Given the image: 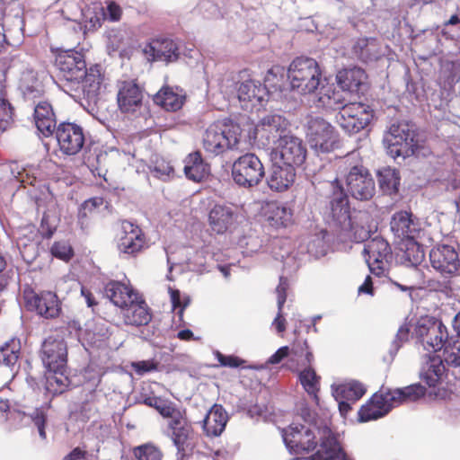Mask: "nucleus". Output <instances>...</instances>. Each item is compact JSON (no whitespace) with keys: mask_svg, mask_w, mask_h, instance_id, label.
Listing matches in <instances>:
<instances>
[{"mask_svg":"<svg viewBox=\"0 0 460 460\" xmlns=\"http://www.w3.org/2000/svg\"><path fill=\"white\" fill-rule=\"evenodd\" d=\"M426 394L420 384H413L402 388L381 387L358 411V420L367 422L388 414L391 410L405 402H416Z\"/></svg>","mask_w":460,"mask_h":460,"instance_id":"1","label":"nucleus"},{"mask_svg":"<svg viewBox=\"0 0 460 460\" xmlns=\"http://www.w3.org/2000/svg\"><path fill=\"white\" fill-rule=\"evenodd\" d=\"M168 419V436L176 447L177 460H195L193 452L198 445L199 434L188 419L186 410L178 408Z\"/></svg>","mask_w":460,"mask_h":460,"instance_id":"2","label":"nucleus"},{"mask_svg":"<svg viewBox=\"0 0 460 460\" xmlns=\"http://www.w3.org/2000/svg\"><path fill=\"white\" fill-rule=\"evenodd\" d=\"M288 78L290 86L302 95L315 93L323 81V72L318 62L308 57H297L288 66Z\"/></svg>","mask_w":460,"mask_h":460,"instance_id":"3","label":"nucleus"},{"mask_svg":"<svg viewBox=\"0 0 460 460\" xmlns=\"http://www.w3.org/2000/svg\"><path fill=\"white\" fill-rule=\"evenodd\" d=\"M302 416H307L310 421L306 424L292 423L283 429V439L289 449L295 455L308 454L316 449L318 445L317 436L321 433L322 427L313 420L309 409H302Z\"/></svg>","mask_w":460,"mask_h":460,"instance_id":"4","label":"nucleus"},{"mask_svg":"<svg viewBox=\"0 0 460 460\" xmlns=\"http://www.w3.org/2000/svg\"><path fill=\"white\" fill-rule=\"evenodd\" d=\"M241 128L236 124H212L203 136V148L214 155L233 149L239 144Z\"/></svg>","mask_w":460,"mask_h":460,"instance_id":"5","label":"nucleus"},{"mask_svg":"<svg viewBox=\"0 0 460 460\" xmlns=\"http://www.w3.org/2000/svg\"><path fill=\"white\" fill-rule=\"evenodd\" d=\"M115 243L119 252L126 257L136 258L149 248L148 239L143 229L127 219L119 222Z\"/></svg>","mask_w":460,"mask_h":460,"instance_id":"6","label":"nucleus"},{"mask_svg":"<svg viewBox=\"0 0 460 460\" xmlns=\"http://www.w3.org/2000/svg\"><path fill=\"white\" fill-rule=\"evenodd\" d=\"M231 175L239 187L250 189L260 184L265 176V169L258 155L246 153L234 161Z\"/></svg>","mask_w":460,"mask_h":460,"instance_id":"7","label":"nucleus"},{"mask_svg":"<svg viewBox=\"0 0 460 460\" xmlns=\"http://www.w3.org/2000/svg\"><path fill=\"white\" fill-rule=\"evenodd\" d=\"M306 137L311 147L320 153H331L340 146L339 132L321 117L307 121Z\"/></svg>","mask_w":460,"mask_h":460,"instance_id":"8","label":"nucleus"},{"mask_svg":"<svg viewBox=\"0 0 460 460\" xmlns=\"http://www.w3.org/2000/svg\"><path fill=\"white\" fill-rule=\"evenodd\" d=\"M333 192L330 201L329 225L337 232L347 234L351 237L354 226L351 221L349 203L343 188L339 184L337 178L332 182Z\"/></svg>","mask_w":460,"mask_h":460,"instance_id":"9","label":"nucleus"},{"mask_svg":"<svg viewBox=\"0 0 460 460\" xmlns=\"http://www.w3.org/2000/svg\"><path fill=\"white\" fill-rule=\"evenodd\" d=\"M350 157H345L340 167H349L346 176L348 191L351 196L359 200L370 199L376 191L374 179L368 170L362 164H353Z\"/></svg>","mask_w":460,"mask_h":460,"instance_id":"10","label":"nucleus"},{"mask_svg":"<svg viewBox=\"0 0 460 460\" xmlns=\"http://www.w3.org/2000/svg\"><path fill=\"white\" fill-rule=\"evenodd\" d=\"M414 334L429 352H437L445 349L448 341L447 327L434 317L420 318L415 325Z\"/></svg>","mask_w":460,"mask_h":460,"instance_id":"11","label":"nucleus"},{"mask_svg":"<svg viewBox=\"0 0 460 460\" xmlns=\"http://www.w3.org/2000/svg\"><path fill=\"white\" fill-rule=\"evenodd\" d=\"M374 118L373 109L363 102L342 105L336 115L338 125L349 134H356L367 128Z\"/></svg>","mask_w":460,"mask_h":460,"instance_id":"12","label":"nucleus"},{"mask_svg":"<svg viewBox=\"0 0 460 460\" xmlns=\"http://www.w3.org/2000/svg\"><path fill=\"white\" fill-rule=\"evenodd\" d=\"M387 153L393 158L410 157L419 154V145L414 141V132L406 123L392 124L387 136Z\"/></svg>","mask_w":460,"mask_h":460,"instance_id":"13","label":"nucleus"},{"mask_svg":"<svg viewBox=\"0 0 460 460\" xmlns=\"http://www.w3.org/2000/svg\"><path fill=\"white\" fill-rule=\"evenodd\" d=\"M307 149L303 140L292 135H284L272 149L270 158L294 168L300 167L305 162Z\"/></svg>","mask_w":460,"mask_h":460,"instance_id":"14","label":"nucleus"},{"mask_svg":"<svg viewBox=\"0 0 460 460\" xmlns=\"http://www.w3.org/2000/svg\"><path fill=\"white\" fill-rule=\"evenodd\" d=\"M85 57L81 51L75 49L58 50L55 56V66L64 80L72 84H79L85 75Z\"/></svg>","mask_w":460,"mask_h":460,"instance_id":"15","label":"nucleus"},{"mask_svg":"<svg viewBox=\"0 0 460 460\" xmlns=\"http://www.w3.org/2000/svg\"><path fill=\"white\" fill-rule=\"evenodd\" d=\"M117 103L124 114H135L143 106L144 87L137 80H124L117 84Z\"/></svg>","mask_w":460,"mask_h":460,"instance_id":"16","label":"nucleus"},{"mask_svg":"<svg viewBox=\"0 0 460 460\" xmlns=\"http://www.w3.org/2000/svg\"><path fill=\"white\" fill-rule=\"evenodd\" d=\"M364 252L367 255L366 261L370 271L377 277L383 276L392 258L388 242L382 237H375L365 244Z\"/></svg>","mask_w":460,"mask_h":460,"instance_id":"17","label":"nucleus"},{"mask_svg":"<svg viewBox=\"0 0 460 460\" xmlns=\"http://www.w3.org/2000/svg\"><path fill=\"white\" fill-rule=\"evenodd\" d=\"M40 357L49 372L65 370L67 361V347L63 339L48 337L41 347Z\"/></svg>","mask_w":460,"mask_h":460,"instance_id":"18","label":"nucleus"},{"mask_svg":"<svg viewBox=\"0 0 460 460\" xmlns=\"http://www.w3.org/2000/svg\"><path fill=\"white\" fill-rule=\"evenodd\" d=\"M56 137L60 150L68 155L79 153L84 144V133L81 126L71 123H60L56 128Z\"/></svg>","mask_w":460,"mask_h":460,"instance_id":"19","label":"nucleus"},{"mask_svg":"<svg viewBox=\"0 0 460 460\" xmlns=\"http://www.w3.org/2000/svg\"><path fill=\"white\" fill-rule=\"evenodd\" d=\"M431 266L444 276H452L460 268L459 255L456 248L448 244H438L430 250Z\"/></svg>","mask_w":460,"mask_h":460,"instance_id":"20","label":"nucleus"},{"mask_svg":"<svg viewBox=\"0 0 460 460\" xmlns=\"http://www.w3.org/2000/svg\"><path fill=\"white\" fill-rule=\"evenodd\" d=\"M143 52L150 62H164L166 65L176 62L180 58L178 45L171 39H154L148 42Z\"/></svg>","mask_w":460,"mask_h":460,"instance_id":"21","label":"nucleus"},{"mask_svg":"<svg viewBox=\"0 0 460 460\" xmlns=\"http://www.w3.org/2000/svg\"><path fill=\"white\" fill-rule=\"evenodd\" d=\"M27 305L34 308L36 312L47 318H56L61 312L60 302L56 293L42 291L36 293L33 290L25 292L24 295Z\"/></svg>","mask_w":460,"mask_h":460,"instance_id":"22","label":"nucleus"},{"mask_svg":"<svg viewBox=\"0 0 460 460\" xmlns=\"http://www.w3.org/2000/svg\"><path fill=\"white\" fill-rule=\"evenodd\" d=\"M288 126V121L285 117L279 114L266 115L255 127V138L264 139L262 144L270 145L283 137L282 134L287 130Z\"/></svg>","mask_w":460,"mask_h":460,"instance_id":"23","label":"nucleus"},{"mask_svg":"<svg viewBox=\"0 0 460 460\" xmlns=\"http://www.w3.org/2000/svg\"><path fill=\"white\" fill-rule=\"evenodd\" d=\"M123 321L126 325L145 326L152 320V312L142 294L134 297L130 304L121 308Z\"/></svg>","mask_w":460,"mask_h":460,"instance_id":"24","label":"nucleus"},{"mask_svg":"<svg viewBox=\"0 0 460 460\" xmlns=\"http://www.w3.org/2000/svg\"><path fill=\"white\" fill-rule=\"evenodd\" d=\"M296 177V168L271 159L270 172L267 180L271 190L283 192L289 190L295 183Z\"/></svg>","mask_w":460,"mask_h":460,"instance_id":"25","label":"nucleus"},{"mask_svg":"<svg viewBox=\"0 0 460 460\" xmlns=\"http://www.w3.org/2000/svg\"><path fill=\"white\" fill-rule=\"evenodd\" d=\"M268 94L267 87L254 79L244 80L237 87L238 99L245 108L261 105Z\"/></svg>","mask_w":460,"mask_h":460,"instance_id":"26","label":"nucleus"},{"mask_svg":"<svg viewBox=\"0 0 460 460\" xmlns=\"http://www.w3.org/2000/svg\"><path fill=\"white\" fill-rule=\"evenodd\" d=\"M236 220V214L227 205H214L208 215V222L212 232L224 234L230 231Z\"/></svg>","mask_w":460,"mask_h":460,"instance_id":"27","label":"nucleus"},{"mask_svg":"<svg viewBox=\"0 0 460 460\" xmlns=\"http://www.w3.org/2000/svg\"><path fill=\"white\" fill-rule=\"evenodd\" d=\"M319 440L320 444L317 450L312 455V460H335L342 454V448L337 438L334 437L331 429L323 426Z\"/></svg>","mask_w":460,"mask_h":460,"instance_id":"28","label":"nucleus"},{"mask_svg":"<svg viewBox=\"0 0 460 460\" xmlns=\"http://www.w3.org/2000/svg\"><path fill=\"white\" fill-rule=\"evenodd\" d=\"M104 293L111 302L121 309L126 307L127 304L140 295L130 283L111 280L104 287Z\"/></svg>","mask_w":460,"mask_h":460,"instance_id":"29","label":"nucleus"},{"mask_svg":"<svg viewBox=\"0 0 460 460\" xmlns=\"http://www.w3.org/2000/svg\"><path fill=\"white\" fill-rule=\"evenodd\" d=\"M228 416L222 405L214 404L202 421V429L207 437H218L226 429Z\"/></svg>","mask_w":460,"mask_h":460,"instance_id":"30","label":"nucleus"},{"mask_svg":"<svg viewBox=\"0 0 460 460\" xmlns=\"http://www.w3.org/2000/svg\"><path fill=\"white\" fill-rule=\"evenodd\" d=\"M391 229L402 241L416 238L420 231L418 223L412 218V214L407 211H399L393 216Z\"/></svg>","mask_w":460,"mask_h":460,"instance_id":"31","label":"nucleus"},{"mask_svg":"<svg viewBox=\"0 0 460 460\" xmlns=\"http://www.w3.org/2000/svg\"><path fill=\"white\" fill-rule=\"evenodd\" d=\"M34 121L38 130L45 137L51 136L56 128L57 119L52 105L40 102L34 108Z\"/></svg>","mask_w":460,"mask_h":460,"instance_id":"32","label":"nucleus"},{"mask_svg":"<svg viewBox=\"0 0 460 460\" xmlns=\"http://www.w3.org/2000/svg\"><path fill=\"white\" fill-rule=\"evenodd\" d=\"M209 164L204 161L199 151L189 154L184 159V173L189 180L200 182L209 175Z\"/></svg>","mask_w":460,"mask_h":460,"instance_id":"33","label":"nucleus"},{"mask_svg":"<svg viewBox=\"0 0 460 460\" xmlns=\"http://www.w3.org/2000/svg\"><path fill=\"white\" fill-rule=\"evenodd\" d=\"M304 367L305 368L298 372V381L310 398L318 405L322 377L311 366Z\"/></svg>","mask_w":460,"mask_h":460,"instance_id":"34","label":"nucleus"},{"mask_svg":"<svg viewBox=\"0 0 460 460\" xmlns=\"http://www.w3.org/2000/svg\"><path fill=\"white\" fill-rule=\"evenodd\" d=\"M291 358L288 360V367L292 371H297L296 360H300V365L311 366L314 360V354L305 340L296 339L290 348Z\"/></svg>","mask_w":460,"mask_h":460,"instance_id":"35","label":"nucleus"},{"mask_svg":"<svg viewBox=\"0 0 460 460\" xmlns=\"http://www.w3.org/2000/svg\"><path fill=\"white\" fill-rule=\"evenodd\" d=\"M367 79V74L360 67H352L339 71L337 81L341 87L349 92H358Z\"/></svg>","mask_w":460,"mask_h":460,"instance_id":"36","label":"nucleus"},{"mask_svg":"<svg viewBox=\"0 0 460 460\" xmlns=\"http://www.w3.org/2000/svg\"><path fill=\"white\" fill-rule=\"evenodd\" d=\"M185 101V95L176 93L170 86H164L154 96L155 104L163 107L168 111H176L180 110Z\"/></svg>","mask_w":460,"mask_h":460,"instance_id":"37","label":"nucleus"},{"mask_svg":"<svg viewBox=\"0 0 460 460\" xmlns=\"http://www.w3.org/2000/svg\"><path fill=\"white\" fill-rule=\"evenodd\" d=\"M315 105L317 108L337 110L342 104L341 95L333 84L321 82Z\"/></svg>","mask_w":460,"mask_h":460,"instance_id":"38","label":"nucleus"},{"mask_svg":"<svg viewBox=\"0 0 460 460\" xmlns=\"http://www.w3.org/2000/svg\"><path fill=\"white\" fill-rule=\"evenodd\" d=\"M445 370L440 357H430L422 369L421 378L429 387H435L441 381Z\"/></svg>","mask_w":460,"mask_h":460,"instance_id":"39","label":"nucleus"},{"mask_svg":"<svg viewBox=\"0 0 460 460\" xmlns=\"http://www.w3.org/2000/svg\"><path fill=\"white\" fill-rule=\"evenodd\" d=\"M378 183L384 194H396L400 186V172L395 168L384 167L377 173Z\"/></svg>","mask_w":460,"mask_h":460,"instance_id":"40","label":"nucleus"},{"mask_svg":"<svg viewBox=\"0 0 460 460\" xmlns=\"http://www.w3.org/2000/svg\"><path fill=\"white\" fill-rule=\"evenodd\" d=\"M20 88L24 95L31 98L40 97L44 92L37 72L31 68H27L22 73Z\"/></svg>","mask_w":460,"mask_h":460,"instance_id":"41","label":"nucleus"},{"mask_svg":"<svg viewBox=\"0 0 460 460\" xmlns=\"http://www.w3.org/2000/svg\"><path fill=\"white\" fill-rule=\"evenodd\" d=\"M268 221L270 225L276 227H287L293 222V212L291 208L271 203L268 205Z\"/></svg>","mask_w":460,"mask_h":460,"instance_id":"42","label":"nucleus"},{"mask_svg":"<svg viewBox=\"0 0 460 460\" xmlns=\"http://www.w3.org/2000/svg\"><path fill=\"white\" fill-rule=\"evenodd\" d=\"M402 251V260L411 266H418L424 260L425 253L423 247L415 241V238L403 240L401 243Z\"/></svg>","mask_w":460,"mask_h":460,"instance_id":"43","label":"nucleus"},{"mask_svg":"<svg viewBox=\"0 0 460 460\" xmlns=\"http://www.w3.org/2000/svg\"><path fill=\"white\" fill-rule=\"evenodd\" d=\"M85 75L82 76L79 84H82L84 92L88 96L96 94L100 90L101 84L103 81V75L102 68L99 65H94L87 68L85 66Z\"/></svg>","mask_w":460,"mask_h":460,"instance_id":"44","label":"nucleus"},{"mask_svg":"<svg viewBox=\"0 0 460 460\" xmlns=\"http://www.w3.org/2000/svg\"><path fill=\"white\" fill-rule=\"evenodd\" d=\"M354 54L363 62L376 59L378 56V44L373 38H359L353 46Z\"/></svg>","mask_w":460,"mask_h":460,"instance_id":"45","label":"nucleus"},{"mask_svg":"<svg viewBox=\"0 0 460 460\" xmlns=\"http://www.w3.org/2000/svg\"><path fill=\"white\" fill-rule=\"evenodd\" d=\"M365 394V386L358 381L341 384L338 385L333 392L335 399H345L351 402H356Z\"/></svg>","mask_w":460,"mask_h":460,"instance_id":"46","label":"nucleus"},{"mask_svg":"<svg viewBox=\"0 0 460 460\" xmlns=\"http://www.w3.org/2000/svg\"><path fill=\"white\" fill-rule=\"evenodd\" d=\"M20 342L12 339L0 347V365L13 366L19 358Z\"/></svg>","mask_w":460,"mask_h":460,"instance_id":"47","label":"nucleus"},{"mask_svg":"<svg viewBox=\"0 0 460 460\" xmlns=\"http://www.w3.org/2000/svg\"><path fill=\"white\" fill-rule=\"evenodd\" d=\"M132 453L137 460H163L164 458L161 448L154 443L135 447Z\"/></svg>","mask_w":460,"mask_h":460,"instance_id":"48","label":"nucleus"},{"mask_svg":"<svg viewBox=\"0 0 460 460\" xmlns=\"http://www.w3.org/2000/svg\"><path fill=\"white\" fill-rule=\"evenodd\" d=\"M143 402L149 407L155 408L164 418H169L178 409L173 402L158 396H146L143 399Z\"/></svg>","mask_w":460,"mask_h":460,"instance_id":"49","label":"nucleus"},{"mask_svg":"<svg viewBox=\"0 0 460 460\" xmlns=\"http://www.w3.org/2000/svg\"><path fill=\"white\" fill-rule=\"evenodd\" d=\"M106 13L102 8L98 10L87 8L83 12V23L85 31H94L99 29L105 19Z\"/></svg>","mask_w":460,"mask_h":460,"instance_id":"50","label":"nucleus"},{"mask_svg":"<svg viewBox=\"0 0 460 460\" xmlns=\"http://www.w3.org/2000/svg\"><path fill=\"white\" fill-rule=\"evenodd\" d=\"M47 377L46 388L53 395L63 394L69 385V379L64 375V370L51 372Z\"/></svg>","mask_w":460,"mask_h":460,"instance_id":"51","label":"nucleus"},{"mask_svg":"<svg viewBox=\"0 0 460 460\" xmlns=\"http://www.w3.org/2000/svg\"><path fill=\"white\" fill-rule=\"evenodd\" d=\"M104 199L102 197H93L86 199L80 207L78 212V220L82 225H87V218L93 216L97 209L103 204Z\"/></svg>","mask_w":460,"mask_h":460,"instance_id":"52","label":"nucleus"},{"mask_svg":"<svg viewBox=\"0 0 460 460\" xmlns=\"http://www.w3.org/2000/svg\"><path fill=\"white\" fill-rule=\"evenodd\" d=\"M444 356L447 364L460 366V335L456 340H448L444 349Z\"/></svg>","mask_w":460,"mask_h":460,"instance_id":"53","label":"nucleus"},{"mask_svg":"<svg viewBox=\"0 0 460 460\" xmlns=\"http://www.w3.org/2000/svg\"><path fill=\"white\" fill-rule=\"evenodd\" d=\"M13 109L0 90V130H6L13 123Z\"/></svg>","mask_w":460,"mask_h":460,"instance_id":"54","label":"nucleus"},{"mask_svg":"<svg viewBox=\"0 0 460 460\" xmlns=\"http://www.w3.org/2000/svg\"><path fill=\"white\" fill-rule=\"evenodd\" d=\"M51 254L64 261H68L74 256V250L66 241H57L50 248Z\"/></svg>","mask_w":460,"mask_h":460,"instance_id":"55","label":"nucleus"},{"mask_svg":"<svg viewBox=\"0 0 460 460\" xmlns=\"http://www.w3.org/2000/svg\"><path fill=\"white\" fill-rule=\"evenodd\" d=\"M105 154H102L96 148H89L84 155V163L91 170H98L101 165V159L105 158Z\"/></svg>","mask_w":460,"mask_h":460,"instance_id":"56","label":"nucleus"},{"mask_svg":"<svg viewBox=\"0 0 460 460\" xmlns=\"http://www.w3.org/2000/svg\"><path fill=\"white\" fill-rule=\"evenodd\" d=\"M216 357L219 364L223 367L235 368L239 367H243L245 363V360L240 358L237 356L224 355L219 351L217 352Z\"/></svg>","mask_w":460,"mask_h":460,"instance_id":"57","label":"nucleus"},{"mask_svg":"<svg viewBox=\"0 0 460 460\" xmlns=\"http://www.w3.org/2000/svg\"><path fill=\"white\" fill-rule=\"evenodd\" d=\"M31 420L34 425L38 428L39 434L42 439L46 438L45 424L46 414L42 410L36 409L31 414Z\"/></svg>","mask_w":460,"mask_h":460,"instance_id":"58","label":"nucleus"},{"mask_svg":"<svg viewBox=\"0 0 460 460\" xmlns=\"http://www.w3.org/2000/svg\"><path fill=\"white\" fill-rule=\"evenodd\" d=\"M288 288V283L287 279L280 277L279 283L276 288L278 309L283 310L284 304L287 301V292Z\"/></svg>","mask_w":460,"mask_h":460,"instance_id":"59","label":"nucleus"},{"mask_svg":"<svg viewBox=\"0 0 460 460\" xmlns=\"http://www.w3.org/2000/svg\"><path fill=\"white\" fill-rule=\"evenodd\" d=\"M171 302L173 309L180 308L179 314L181 315L184 309L189 305L190 299L186 298L184 301L181 299V292L178 289L170 288Z\"/></svg>","mask_w":460,"mask_h":460,"instance_id":"60","label":"nucleus"},{"mask_svg":"<svg viewBox=\"0 0 460 460\" xmlns=\"http://www.w3.org/2000/svg\"><path fill=\"white\" fill-rule=\"evenodd\" d=\"M288 355H290V348L288 346L280 347L273 355L269 358L267 364H279Z\"/></svg>","mask_w":460,"mask_h":460,"instance_id":"61","label":"nucleus"},{"mask_svg":"<svg viewBox=\"0 0 460 460\" xmlns=\"http://www.w3.org/2000/svg\"><path fill=\"white\" fill-rule=\"evenodd\" d=\"M122 15L121 7L115 2H110L107 5V16L111 22H118Z\"/></svg>","mask_w":460,"mask_h":460,"instance_id":"62","label":"nucleus"},{"mask_svg":"<svg viewBox=\"0 0 460 460\" xmlns=\"http://www.w3.org/2000/svg\"><path fill=\"white\" fill-rule=\"evenodd\" d=\"M88 456L89 454L86 450L77 447L65 456L62 460H85Z\"/></svg>","mask_w":460,"mask_h":460,"instance_id":"63","label":"nucleus"},{"mask_svg":"<svg viewBox=\"0 0 460 460\" xmlns=\"http://www.w3.org/2000/svg\"><path fill=\"white\" fill-rule=\"evenodd\" d=\"M81 295L84 296L85 303L89 307H92L93 309L94 306L98 305V302L96 301L93 294L91 292L90 289H88L85 287L81 288Z\"/></svg>","mask_w":460,"mask_h":460,"instance_id":"64","label":"nucleus"}]
</instances>
